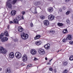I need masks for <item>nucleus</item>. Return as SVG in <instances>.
I'll list each match as a JSON object with an SVG mask.
<instances>
[{
	"label": "nucleus",
	"mask_w": 73,
	"mask_h": 73,
	"mask_svg": "<svg viewBox=\"0 0 73 73\" xmlns=\"http://www.w3.org/2000/svg\"><path fill=\"white\" fill-rule=\"evenodd\" d=\"M22 65H24V63L22 64Z\"/></svg>",
	"instance_id": "5fc2aeb1"
},
{
	"label": "nucleus",
	"mask_w": 73,
	"mask_h": 73,
	"mask_svg": "<svg viewBox=\"0 0 73 73\" xmlns=\"http://www.w3.org/2000/svg\"><path fill=\"white\" fill-rule=\"evenodd\" d=\"M72 39V35H68V36L66 38V40H70Z\"/></svg>",
	"instance_id": "f3484780"
},
{
	"label": "nucleus",
	"mask_w": 73,
	"mask_h": 73,
	"mask_svg": "<svg viewBox=\"0 0 73 73\" xmlns=\"http://www.w3.org/2000/svg\"><path fill=\"white\" fill-rule=\"evenodd\" d=\"M14 56V53H13V52H11L9 54V57H10V58H13Z\"/></svg>",
	"instance_id": "dca6fc26"
},
{
	"label": "nucleus",
	"mask_w": 73,
	"mask_h": 73,
	"mask_svg": "<svg viewBox=\"0 0 73 73\" xmlns=\"http://www.w3.org/2000/svg\"><path fill=\"white\" fill-rule=\"evenodd\" d=\"M48 65H50V63H48V64H47L48 65Z\"/></svg>",
	"instance_id": "603ef678"
},
{
	"label": "nucleus",
	"mask_w": 73,
	"mask_h": 73,
	"mask_svg": "<svg viewBox=\"0 0 73 73\" xmlns=\"http://www.w3.org/2000/svg\"><path fill=\"white\" fill-rule=\"evenodd\" d=\"M4 37V33H2L0 35V39L2 40Z\"/></svg>",
	"instance_id": "a878e982"
},
{
	"label": "nucleus",
	"mask_w": 73,
	"mask_h": 73,
	"mask_svg": "<svg viewBox=\"0 0 73 73\" xmlns=\"http://www.w3.org/2000/svg\"><path fill=\"white\" fill-rule=\"evenodd\" d=\"M54 71L56 73V69H54Z\"/></svg>",
	"instance_id": "09e8293b"
},
{
	"label": "nucleus",
	"mask_w": 73,
	"mask_h": 73,
	"mask_svg": "<svg viewBox=\"0 0 73 73\" xmlns=\"http://www.w3.org/2000/svg\"><path fill=\"white\" fill-rule=\"evenodd\" d=\"M72 18L73 19V14L72 15Z\"/></svg>",
	"instance_id": "864d4df0"
},
{
	"label": "nucleus",
	"mask_w": 73,
	"mask_h": 73,
	"mask_svg": "<svg viewBox=\"0 0 73 73\" xmlns=\"http://www.w3.org/2000/svg\"><path fill=\"white\" fill-rule=\"evenodd\" d=\"M49 33H54V31H50Z\"/></svg>",
	"instance_id": "72a5a7b5"
},
{
	"label": "nucleus",
	"mask_w": 73,
	"mask_h": 73,
	"mask_svg": "<svg viewBox=\"0 0 73 73\" xmlns=\"http://www.w3.org/2000/svg\"><path fill=\"white\" fill-rule=\"evenodd\" d=\"M15 56L17 58H20L22 57L21 53L18 52H16L15 54Z\"/></svg>",
	"instance_id": "39448f33"
},
{
	"label": "nucleus",
	"mask_w": 73,
	"mask_h": 73,
	"mask_svg": "<svg viewBox=\"0 0 73 73\" xmlns=\"http://www.w3.org/2000/svg\"><path fill=\"white\" fill-rule=\"evenodd\" d=\"M54 17H54V16H53V15H49L48 16V20L50 21H52L53 20H54Z\"/></svg>",
	"instance_id": "423d86ee"
},
{
	"label": "nucleus",
	"mask_w": 73,
	"mask_h": 73,
	"mask_svg": "<svg viewBox=\"0 0 73 73\" xmlns=\"http://www.w3.org/2000/svg\"><path fill=\"white\" fill-rule=\"evenodd\" d=\"M47 10L49 12L51 13V12H52L53 11V8L52 7H48V8Z\"/></svg>",
	"instance_id": "ddd939ff"
},
{
	"label": "nucleus",
	"mask_w": 73,
	"mask_h": 73,
	"mask_svg": "<svg viewBox=\"0 0 73 73\" xmlns=\"http://www.w3.org/2000/svg\"><path fill=\"white\" fill-rule=\"evenodd\" d=\"M49 70H50V71H52L53 70V68H49Z\"/></svg>",
	"instance_id": "4c0bfd02"
},
{
	"label": "nucleus",
	"mask_w": 73,
	"mask_h": 73,
	"mask_svg": "<svg viewBox=\"0 0 73 73\" xmlns=\"http://www.w3.org/2000/svg\"><path fill=\"white\" fill-rule=\"evenodd\" d=\"M0 70H1V68H0Z\"/></svg>",
	"instance_id": "6e6d98bb"
},
{
	"label": "nucleus",
	"mask_w": 73,
	"mask_h": 73,
	"mask_svg": "<svg viewBox=\"0 0 73 73\" xmlns=\"http://www.w3.org/2000/svg\"><path fill=\"white\" fill-rule=\"evenodd\" d=\"M32 66V64H29L27 66L28 67L29 66V67H30V66Z\"/></svg>",
	"instance_id": "37998d69"
},
{
	"label": "nucleus",
	"mask_w": 73,
	"mask_h": 73,
	"mask_svg": "<svg viewBox=\"0 0 73 73\" xmlns=\"http://www.w3.org/2000/svg\"><path fill=\"white\" fill-rule=\"evenodd\" d=\"M18 39H14V42H17L18 41Z\"/></svg>",
	"instance_id": "f704fd0d"
},
{
	"label": "nucleus",
	"mask_w": 73,
	"mask_h": 73,
	"mask_svg": "<svg viewBox=\"0 0 73 73\" xmlns=\"http://www.w3.org/2000/svg\"><path fill=\"white\" fill-rule=\"evenodd\" d=\"M70 13V11H67V12L66 13V14L67 15H69V13Z\"/></svg>",
	"instance_id": "2f4dec72"
},
{
	"label": "nucleus",
	"mask_w": 73,
	"mask_h": 73,
	"mask_svg": "<svg viewBox=\"0 0 73 73\" xmlns=\"http://www.w3.org/2000/svg\"><path fill=\"white\" fill-rule=\"evenodd\" d=\"M8 38L7 36L4 37L1 40L2 42H5V41H8Z\"/></svg>",
	"instance_id": "1a4fd4ad"
},
{
	"label": "nucleus",
	"mask_w": 73,
	"mask_h": 73,
	"mask_svg": "<svg viewBox=\"0 0 73 73\" xmlns=\"http://www.w3.org/2000/svg\"><path fill=\"white\" fill-rule=\"evenodd\" d=\"M62 32L63 33H64V34H66V33H67L68 32V31L67 29H65L62 31Z\"/></svg>",
	"instance_id": "b1692460"
},
{
	"label": "nucleus",
	"mask_w": 73,
	"mask_h": 73,
	"mask_svg": "<svg viewBox=\"0 0 73 73\" xmlns=\"http://www.w3.org/2000/svg\"><path fill=\"white\" fill-rule=\"evenodd\" d=\"M22 18V19H24V17H23V16H22L21 17L20 16H17L16 17V19H17V20L19 21L21 20V18Z\"/></svg>",
	"instance_id": "f8f14e48"
},
{
	"label": "nucleus",
	"mask_w": 73,
	"mask_h": 73,
	"mask_svg": "<svg viewBox=\"0 0 73 73\" xmlns=\"http://www.w3.org/2000/svg\"><path fill=\"white\" fill-rule=\"evenodd\" d=\"M60 51V50H58V52H59Z\"/></svg>",
	"instance_id": "4d7b16f0"
},
{
	"label": "nucleus",
	"mask_w": 73,
	"mask_h": 73,
	"mask_svg": "<svg viewBox=\"0 0 73 73\" xmlns=\"http://www.w3.org/2000/svg\"><path fill=\"white\" fill-rule=\"evenodd\" d=\"M30 53L33 55L36 54V50L34 49H31L30 51Z\"/></svg>",
	"instance_id": "6e6552de"
},
{
	"label": "nucleus",
	"mask_w": 73,
	"mask_h": 73,
	"mask_svg": "<svg viewBox=\"0 0 73 73\" xmlns=\"http://www.w3.org/2000/svg\"><path fill=\"white\" fill-rule=\"evenodd\" d=\"M16 14V11L15 10H13L11 11V16H14Z\"/></svg>",
	"instance_id": "9b49d317"
},
{
	"label": "nucleus",
	"mask_w": 73,
	"mask_h": 73,
	"mask_svg": "<svg viewBox=\"0 0 73 73\" xmlns=\"http://www.w3.org/2000/svg\"><path fill=\"white\" fill-rule=\"evenodd\" d=\"M35 44H36V45H40L41 44V41H39L35 42Z\"/></svg>",
	"instance_id": "6ab92c4d"
},
{
	"label": "nucleus",
	"mask_w": 73,
	"mask_h": 73,
	"mask_svg": "<svg viewBox=\"0 0 73 73\" xmlns=\"http://www.w3.org/2000/svg\"><path fill=\"white\" fill-rule=\"evenodd\" d=\"M69 60H70V61H72L73 60V56L71 55V56L69 58Z\"/></svg>",
	"instance_id": "c85d7f7f"
},
{
	"label": "nucleus",
	"mask_w": 73,
	"mask_h": 73,
	"mask_svg": "<svg viewBox=\"0 0 73 73\" xmlns=\"http://www.w3.org/2000/svg\"><path fill=\"white\" fill-rule=\"evenodd\" d=\"M70 21L68 19H67V20H66V23H68H68H69V22Z\"/></svg>",
	"instance_id": "c03bdc74"
},
{
	"label": "nucleus",
	"mask_w": 73,
	"mask_h": 73,
	"mask_svg": "<svg viewBox=\"0 0 73 73\" xmlns=\"http://www.w3.org/2000/svg\"><path fill=\"white\" fill-rule=\"evenodd\" d=\"M5 72L6 73H11V70L10 68H8L6 69Z\"/></svg>",
	"instance_id": "a211bd4d"
},
{
	"label": "nucleus",
	"mask_w": 73,
	"mask_h": 73,
	"mask_svg": "<svg viewBox=\"0 0 73 73\" xmlns=\"http://www.w3.org/2000/svg\"><path fill=\"white\" fill-rule=\"evenodd\" d=\"M65 2H66V3H67V2H69V1H70V0H65Z\"/></svg>",
	"instance_id": "a18cd8bd"
},
{
	"label": "nucleus",
	"mask_w": 73,
	"mask_h": 73,
	"mask_svg": "<svg viewBox=\"0 0 73 73\" xmlns=\"http://www.w3.org/2000/svg\"><path fill=\"white\" fill-rule=\"evenodd\" d=\"M61 51V50H59V51Z\"/></svg>",
	"instance_id": "13d9d810"
},
{
	"label": "nucleus",
	"mask_w": 73,
	"mask_h": 73,
	"mask_svg": "<svg viewBox=\"0 0 73 73\" xmlns=\"http://www.w3.org/2000/svg\"><path fill=\"white\" fill-rule=\"evenodd\" d=\"M62 9H63V10H65V9H66V7L65 6L63 7Z\"/></svg>",
	"instance_id": "a19ab883"
},
{
	"label": "nucleus",
	"mask_w": 73,
	"mask_h": 73,
	"mask_svg": "<svg viewBox=\"0 0 73 73\" xmlns=\"http://www.w3.org/2000/svg\"><path fill=\"white\" fill-rule=\"evenodd\" d=\"M57 25L59 27H61L64 25V24H63L60 23H58Z\"/></svg>",
	"instance_id": "bb28decb"
},
{
	"label": "nucleus",
	"mask_w": 73,
	"mask_h": 73,
	"mask_svg": "<svg viewBox=\"0 0 73 73\" xmlns=\"http://www.w3.org/2000/svg\"><path fill=\"white\" fill-rule=\"evenodd\" d=\"M68 72V70H65L64 72H63V73H66Z\"/></svg>",
	"instance_id": "ea45409f"
},
{
	"label": "nucleus",
	"mask_w": 73,
	"mask_h": 73,
	"mask_svg": "<svg viewBox=\"0 0 73 73\" xmlns=\"http://www.w3.org/2000/svg\"><path fill=\"white\" fill-rule=\"evenodd\" d=\"M9 23L10 24H14V23H13V21H10Z\"/></svg>",
	"instance_id": "79ce46f5"
},
{
	"label": "nucleus",
	"mask_w": 73,
	"mask_h": 73,
	"mask_svg": "<svg viewBox=\"0 0 73 73\" xmlns=\"http://www.w3.org/2000/svg\"><path fill=\"white\" fill-rule=\"evenodd\" d=\"M70 44H73V42L72 41H70Z\"/></svg>",
	"instance_id": "49530a36"
},
{
	"label": "nucleus",
	"mask_w": 73,
	"mask_h": 73,
	"mask_svg": "<svg viewBox=\"0 0 73 73\" xmlns=\"http://www.w3.org/2000/svg\"><path fill=\"white\" fill-rule=\"evenodd\" d=\"M34 11L33 12V13H34V14H36V13H37V8L36 7H34Z\"/></svg>",
	"instance_id": "5701e85b"
},
{
	"label": "nucleus",
	"mask_w": 73,
	"mask_h": 73,
	"mask_svg": "<svg viewBox=\"0 0 73 73\" xmlns=\"http://www.w3.org/2000/svg\"><path fill=\"white\" fill-rule=\"evenodd\" d=\"M18 31L19 32H20V33L22 32H23V28L20 27H18Z\"/></svg>",
	"instance_id": "4468645a"
},
{
	"label": "nucleus",
	"mask_w": 73,
	"mask_h": 73,
	"mask_svg": "<svg viewBox=\"0 0 73 73\" xmlns=\"http://www.w3.org/2000/svg\"><path fill=\"white\" fill-rule=\"evenodd\" d=\"M13 21L15 24H19V21L16 19H14Z\"/></svg>",
	"instance_id": "4be33fe9"
},
{
	"label": "nucleus",
	"mask_w": 73,
	"mask_h": 73,
	"mask_svg": "<svg viewBox=\"0 0 73 73\" xmlns=\"http://www.w3.org/2000/svg\"><path fill=\"white\" fill-rule=\"evenodd\" d=\"M40 18L42 20H44V19H45V16H43V15H42L40 16Z\"/></svg>",
	"instance_id": "cd10ccee"
},
{
	"label": "nucleus",
	"mask_w": 73,
	"mask_h": 73,
	"mask_svg": "<svg viewBox=\"0 0 73 73\" xmlns=\"http://www.w3.org/2000/svg\"><path fill=\"white\" fill-rule=\"evenodd\" d=\"M45 60H48V59L46 57L45 58Z\"/></svg>",
	"instance_id": "8fccbe9b"
},
{
	"label": "nucleus",
	"mask_w": 73,
	"mask_h": 73,
	"mask_svg": "<svg viewBox=\"0 0 73 73\" xmlns=\"http://www.w3.org/2000/svg\"><path fill=\"white\" fill-rule=\"evenodd\" d=\"M68 62L67 61H64L63 62L62 64L63 66H66L68 65Z\"/></svg>",
	"instance_id": "aec40b11"
},
{
	"label": "nucleus",
	"mask_w": 73,
	"mask_h": 73,
	"mask_svg": "<svg viewBox=\"0 0 73 73\" xmlns=\"http://www.w3.org/2000/svg\"><path fill=\"white\" fill-rule=\"evenodd\" d=\"M44 47L45 49H49L50 47V44H47L45 45L44 46Z\"/></svg>",
	"instance_id": "2eb2a0df"
},
{
	"label": "nucleus",
	"mask_w": 73,
	"mask_h": 73,
	"mask_svg": "<svg viewBox=\"0 0 73 73\" xmlns=\"http://www.w3.org/2000/svg\"><path fill=\"white\" fill-rule=\"evenodd\" d=\"M37 1L35 2L34 3V5L35 6H36V7H37V6H38V5H37Z\"/></svg>",
	"instance_id": "473e14b6"
},
{
	"label": "nucleus",
	"mask_w": 73,
	"mask_h": 73,
	"mask_svg": "<svg viewBox=\"0 0 73 73\" xmlns=\"http://www.w3.org/2000/svg\"><path fill=\"white\" fill-rule=\"evenodd\" d=\"M38 51L39 53L40 54L42 55L44 54L45 53V52L44 50L42 48H39L38 49Z\"/></svg>",
	"instance_id": "20e7f679"
},
{
	"label": "nucleus",
	"mask_w": 73,
	"mask_h": 73,
	"mask_svg": "<svg viewBox=\"0 0 73 73\" xmlns=\"http://www.w3.org/2000/svg\"><path fill=\"white\" fill-rule=\"evenodd\" d=\"M17 2V0H14L12 2V4H15Z\"/></svg>",
	"instance_id": "c756f323"
},
{
	"label": "nucleus",
	"mask_w": 73,
	"mask_h": 73,
	"mask_svg": "<svg viewBox=\"0 0 73 73\" xmlns=\"http://www.w3.org/2000/svg\"><path fill=\"white\" fill-rule=\"evenodd\" d=\"M37 58H35V57H34V61H36V60H37Z\"/></svg>",
	"instance_id": "de8ad7c7"
},
{
	"label": "nucleus",
	"mask_w": 73,
	"mask_h": 73,
	"mask_svg": "<svg viewBox=\"0 0 73 73\" xmlns=\"http://www.w3.org/2000/svg\"><path fill=\"white\" fill-rule=\"evenodd\" d=\"M44 25H45L46 26H48V25H49V21L47 20L44 21Z\"/></svg>",
	"instance_id": "9d476101"
},
{
	"label": "nucleus",
	"mask_w": 73,
	"mask_h": 73,
	"mask_svg": "<svg viewBox=\"0 0 73 73\" xmlns=\"http://www.w3.org/2000/svg\"><path fill=\"white\" fill-rule=\"evenodd\" d=\"M30 26L31 27H33V23L32 22H31L30 23Z\"/></svg>",
	"instance_id": "c9c22d12"
},
{
	"label": "nucleus",
	"mask_w": 73,
	"mask_h": 73,
	"mask_svg": "<svg viewBox=\"0 0 73 73\" xmlns=\"http://www.w3.org/2000/svg\"><path fill=\"white\" fill-rule=\"evenodd\" d=\"M4 34L6 36H7L8 37L9 36V34H8V31H5L4 33Z\"/></svg>",
	"instance_id": "412c9836"
},
{
	"label": "nucleus",
	"mask_w": 73,
	"mask_h": 73,
	"mask_svg": "<svg viewBox=\"0 0 73 73\" xmlns=\"http://www.w3.org/2000/svg\"><path fill=\"white\" fill-rule=\"evenodd\" d=\"M40 35H37L35 37V40H37V39H38V38H39L40 37Z\"/></svg>",
	"instance_id": "393cba45"
},
{
	"label": "nucleus",
	"mask_w": 73,
	"mask_h": 73,
	"mask_svg": "<svg viewBox=\"0 0 73 73\" xmlns=\"http://www.w3.org/2000/svg\"><path fill=\"white\" fill-rule=\"evenodd\" d=\"M28 34H25L24 32H22L21 33V36L22 39L23 40H26L28 38Z\"/></svg>",
	"instance_id": "f257e3e1"
},
{
	"label": "nucleus",
	"mask_w": 73,
	"mask_h": 73,
	"mask_svg": "<svg viewBox=\"0 0 73 73\" xmlns=\"http://www.w3.org/2000/svg\"><path fill=\"white\" fill-rule=\"evenodd\" d=\"M52 59H51V60H50V61H49V62H51V60H52Z\"/></svg>",
	"instance_id": "3c124183"
},
{
	"label": "nucleus",
	"mask_w": 73,
	"mask_h": 73,
	"mask_svg": "<svg viewBox=\"0 0 73 73\" xmlns=\"http://www.w3.org/2000/svg\"><path fill=\"white\" fill-rule=\"evenodd\" d=\"M23 15H24L25 14V11H22L21 13Z\"/></svg>",
	"instance_id": "58836bf2"
},
{
	"label": "nucleus",
	"mask_w": 73,
	"mask_h": 73,
	"mask_svg": "<svg viewBox=\"0 0 73 73\" xmlns=\"http://www.w3.org/2000/svg\"><path fill=\"white\" fill-rule=\"evenodd\" d=\"M11 2V0H8L7 2L6 3V7H7L9 8L10 9L12 8Z\"/></svg>",
	"instance_id": "f03ea898"
},
{
	"label": "nucleus",
	"mask_w": 73,
	"mask_h": 73,
	"mask_svg": "<svg viewBox=\"0 0 73 73\" xmlns=\"http://www.w3.org/2000/svg\"><path fill=\"white\" fill-rule=\"evenodd\" d=\"M37 3L38 5H38L41 4V2L40 1H37Z\"/></svg>",
	"instance_id": "7c9ffc66"
},
{
	"label": "nucleus",
	"mask_w": 73,
	"mask_h": 73,
	"mask_svg": "<svg viewBox=\"0 0 73 73\" xmlns=\"http://www.w3.org/2000/svg\"><path fill=\"white\" fill-rule=\"evenodd\" d=\"M28 58L26 54H25L22 57V60L23 62H25L27 60Z\"/></svg>",
	"instance_id": "0eeeda50"
},
{
	"label": "nucleus",
	"mask_w": 73,
	"mask_h": 73,
	"mask_svg": "<svg viewBox=\"0 0 73 73\" xmlns=\"http://www.w3.org/2000/svg\"><path fill=\"white\" fill-rule=\"evenodd\" d=\"M67 40H66V39H64L62 41H63V42H66Z\"/></svg>",
	"instance_id": "e433bc0d"
},
{
	"label": "nucleus",
	"mask_w": 73,
	"mask_h": 73,
	"mask_svg": "<svg viewBox=\"0 0 73 73\" xmlns=\"http://www.w3.org/2000/svg\"><path fill=\"white\" fill-rule=\"evenodd\" d=\"M7 52V50L2 47H0V52L3 53V54H5Z\"/></svg>",
	"instance_id": "7ed1b4c3"
}]
</instances>
